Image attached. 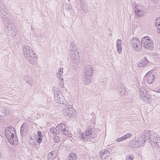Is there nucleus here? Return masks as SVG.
<instances>
[{"label": "nucleus", "mask_w": 160, "mask_h": 160, "mask_svg": "<svg viewBox=\"0 0 160 160\" xmlns=\"http://www.w3.org/2000/svg\"><path fill=\"white\" fill-rule=\"evenodd\" d=\"M92 79V77H88L84 75V79L83 80V83L85 85H88L89 84Z\"/></svg>", "instance_id": "23"}, {"label": "nucleus", "mask_w": 160, "mask_h": 160, "mask_svg": "<svg viewBox=\"0 0 160 160\" xmlns=\"http://www.w3.org/2000/svg\"><path fill=\"white\" fill-rule=\"evenodd\" d=\"M23 79L27 83L32 86V79L30 76H24Z\"/></svg>", "instance_id": "25"}, {"label": "nucleus", "mask_w": 160, "mask_h": 160, "mask_svg": "<svg viewBox=\"0 0 160 160\" xmlns=\"http://www.w3.org/2000/svg\"><path fill=\"white\" fill-rule=\"evenodd\" d=\"M45 110H46V112H47L48 113H49V111H48V108H47Z\"/></svg>", "instance_id": "47"}, {"label": "nucleus", "mask_w": 160, "mask_h": 160, "mask_svg": "<svg viewBox=\"0 0 160 160\" xmlns=\"http://www.w3.org/2000/svg\"><path fill=\"white\" fill-rule=\"evenodd\" d=\"M135 12L137 16L138 17H141L144 15V12L142 9L137 8L136 6L135 7Z\"/></svg>", "instance_id": "16"}, {"label": "nucleus", "mask_w": 160, "mask_h": 160, "mask_svg": "<svg viewBox=\"0 0 160 160\" xmlns=\"http://www.w3.org/2000/svg\"><path fill=\"white\" fill-rule=\"evenodd\" d=\"M58 79L60 80L59 82V86L61 88H63L64 86L63 79L61 78L60 79Z\"/></svg>", "instance_id": "34"}, {"label": "nucleus", "mask_w": 160, "mask_h": 160, "mask_svg": "<svg viewBox=\"0 0 160 160\" xmlns=\"http://www.w3.org/2000/svg\"><path fill=\"white\" fill-rule=\"evenodd\" d=\"M120 92L123 94H124L125 93H126V90L125 89V88H123V90L122 91H120Z\"/></svg>", "instance_id": "40"}, {"label": "nucleus", "mask_w": 160, "mask_h": 160, "mask_svg": "<svg viewBox=\"0 0 160 160\" xmlns=\"http://www.w3.org/2000/svg\"><path fill=\"white\" fill-rule=\"evenodd\" d=\"M148 61L147 59L145 58H143L139 61L138 65L139 67H143L148 64Z\"/></svg>", "instance_id": "19"}, {"label": "nucleus", "mask_w": 160, "mask_h": 160, "mask_svg": "<svg viewBox=\"0 0 160 160\" xmlns=\"http://www.w3.org/2000/svg\"><path fill=\"white\" fill-rule=\"evenodd\" d=\"M138 141V143L140 145V147L142 146H143L145 142V140H143L142 138H138L137 140V141Z\"/></svg>", "instance_id": "30"}, {"label": "nucleus", "mask_w": 160, "mask_h": 160, "mask_svg": "<svg viewBox=\"0 0 160 160\" xmlns=\"http://www.w3.org/2000/svg\"><path fill=\"white\" fill-rule=\"evenodd\" d=\"M122 40L118 39L116 42V46L118 52L120 54L122 52V47L121 45Z\"/></svg>", "instance_id": "21"}, {"label": "nucleus", "mask_w": 160, "mask_h": 160, "mask_svg": "<svg viewBox=\"0 0 160 160\" xmlns=\"http://www.w3.org/2000/svg\"><path fill=\"white\" fill-rule=\"evenodd\" d=\"M3 118L0 115V123L3 122Z\"/></svg>", "instance_id": "45"}, {"label": "nucleus", "mask_w": 160, "mask_h": 160, "mask_svg": "<svg viewBox=\"0 0 160 160\" xmlns=\"http://www.w3.org/2000/svg\"><path fill=\"white\" fill-rule=\"evenodd\" d=\"M108 156H106V157L105 158V159L106 158H107Z\"/></svg>", "instance_id": "50"}, {"label": "nucleus", "mask_w": 160, "mask_h": 160, "mask_svg": "<svg viewBox=\"0 0 160 160\" xmlns=\"http://www.w3.org/2000/svg\"><path fill=\"white\" fill-rule=\"evenodd\" d=\"M60 138L58 136H55L54 140L55 142H58L60 141Z\"/></svg>", "instance_id": "36"}, {"label": "nucleus", "mask_w": 160, "mask_h": 160, "mask_svg": "<svg viewBox=\"0 0 160 160\" xmlns=\"http://www.w3.org/2000/svg\"><path fill=\"white\" fill-rule=\"evenodd\" d=\"M133 158L132 156L130 155H127L126 156V160H132Z\"/></svg>", "instance_id": "35"}, {"label": "nucleus", "mask_w": 160, "mask_h": 160, "mask_svg": "<svg viewBox=\"0 0 160 160\" xmlns=\"http://www.w3.org/2000/svg\"><path fill=\"white\" fill-rule=\"evenodd\" d=\"M93 70L92 67H88L86 68L85 76L92 77L93 73Z\"/></svg>", "instance_id": "18"}, {"label": "nucleus", "mask_w": 160, "mask_h": 160, "mask_svg": "<svg viewBox=\"0 0 160 160\" xmlns=\"http://www.w3.org/2000/svg\"><path fill=\"white\" fill-rule=\"evenodd\" d=\"M1 156H2L1 154V152H0V158H1Z\"/></svg>", "instance_id": "49"}, {"label": "nucleus", "mask_w": 160, "mask_h": 160, "mask_svg": "<svg viewBox=\"0 0 160 160\" xmlns=\"http://www.w3.org/2000/svg\"><path fill=\"white\" fill-rule=\"evenodd\" d=\"M151 1H153V0H151Z\"/></svg>", "instance_id": "51"}, {"label": "nucleus", "mask_w": 160, "mask_h": 160, "mask_svg": "<svg viewBox=\"0 0 160 160\" xmlns=\"http://www.w3.org/2000/svg\"><path fill=\"white\" fill-rule=\"evenodd\" d=\"M38 141H37L36 140H35V141H33L32 143V145L33 146V147L36 146V144L37 143Z\"/></svg>", "instance_id": "38"}, {"label": "nucleus", "mask_w": 160, "mask_h": 160, "mask_svg": "<svg viewBox=\"0 0 160 160\" xmlns=\"http://www.w3.org/2000/svg\"><path fill=\"white\" fill-rule=\"evenodd\" d=\"M38 137H42V133L40 131H38Z\"/></svg>", "instance_id": "42"}, {"label": "nucleus", "mask_w": 160, "mask_h": 160, "mask_svg": "<svg viewBox=\"0 0 160 160\" xmlns=\"http://www.w3.org/2000/svg\"><path fill=\"white\" fill-rule=\"evenodd\" d=\"M58 154V152L54 150L48 154V160H52L55 158Z\"/></svg>", "instance_id": "15"}, {"label": "nucleus", "mask_w": 160, "mask_h": 160, "mask_svg": "<svg viewBox=\"0 0 160 160\" xmlns=\"http://www.w3.org/2000/svg\"><path fill=\"white\" fill-rule=\"evenodd\" d=\"M15 130L12 127H9L6 128L5 135L9 142L13 145L16 144L18 142V138L15 134Z\"/></svg>", "instance_id": "1"}, {"label": "nucleus", "mask_w": 160, "mask_h": 160, "mask_svg": "<svg viewBox=\"0 0 160 160\" xmlns=\"http://www.w3.org/2000/svg\"><path fill=\"white\" fill-rule=\"evenodd\" d=\"M32 64H35L37 63V57L35 54H33L29 58V59H26Z\"/></svg>", "instance_id": "17"}, {"label": "nucleus", "mask_w": 160, "mask_h": 160, "mask_svg": "<svg viewBox=\"0 0 160 160\" xmlns=\"http://www.w3.org/2000/svg\"><path fill=\"white\" fill-rule=\"evenodd\" d=\"M158 0H153V2H156L158 1Z\"/></svg>", "instance_id": "48"}, {"label": "nucleus", "mask_w": 160, "mask_h": 160, "mask_svg": "<svg viewBox=\"0 0 160 160\" xmlns=\"http://www.w3.org/2000/svg\"><path fill=\"white\" fill-rule=\"evenodd\" d=\"M146 132L148 133V134L150 135L149 136L148 135V139L151 144H153L154 142H157V141H158L159 139L158 138L159 137L157 134H156L152 132H151L148 130Z\"/></svg>", "instance_id": "10"}, {"label": "nucleus", "mask_w": 160, "mask_h": 160, "mask_svg": "<svg viewBox=\"0 0 160 160\" xmlns=\"http://www.w3.org/2000/svg\"><path fill=\"white\" fill-rule=\"evenodd\" d=\"M28 130V124L26 123H24L22 125L21 127L20 132L22 136H24L26 134Z\"/></svg>", "instance_id": "14"}, {"label": "nucleus", "mask_w": 160, "mask_h": 160, "mask_svg": "<svg viewBox=\"0 0 160 160\" xmlns=\"http://www.w3.org/2000/svg\"><path fill=\"white\" fill-rule=\"evenodd\" d=\"M132 136V134L130 133H128L127 134L123 136L121 138H118L117 139V142H119L121 141H122L127 138H130Z\"/></svg>", "instance_id": "24"}, {"label": "nucleus", "mask_w": 160, "mask_h": 160, "mask_svg": "<svg viewBox=\"0 0 160 160\" xmlns=\"http://www.w3.org/2000/svg\"><path fill=\"white\" fill-rule=\"evenodd\" d=\"M142 43V46L148 50L152 49L154 47L153 41L152 39L149 38L148 36L143 37L141 39Z\"/></svg>", "instance_id": "4"}, {"label": "nucleus", "mask_w": 160, "mask_h": 160, "mask_svg": "<svg viewBox=\"0 0 160 160\" xmlns=\"http://www.w3.org/2000/svg\"><path fill=\"white\" fill-rule=\"evenodd\" d=\"M138 91L139 92V98L140 99L145 103L150 104L152 101V97L149 94H147L146 89L141 86L138 87Z\"/></svg>", "instance_id": "3"}, {"label": "nucleus", "mask_w": 160, "mask_h": 160, "mask_svg": "<svg viewBox=\"0 0 160 160\" xmlns=\"http://www.w3.org/2000/svg\"><path fill=\"white\" fill-rule=\"evenodd\" d=\"M58 129V128H57V127L56 128H51L50 129V131L52 133L58 134L60 133V131Z\"/></svg>", "instance_id": "27"}, {"label": "nucleus", "mask_w": 160, "mask_h": 160, "mask_svg": "<svg viewBox=\"0 0 160 160\" xmlns=\"http://www.w3.org/2000/svg\"><path fill=\"white\" fill-rule=\"evenodd\" d=\"M159 139L157 142H154L153 144H152V146L155 147L156 148H160V138H158Z\"/></svg>", "instance_id": "31"}, {"label": "nucleus", "mask_w": 160, "mask_h": 160, "mask_svg": "<svg viewBox=\"0 0 160 160\" xmlns=\"http://www.w3.org/2000/svg\"><path fill=\"white\" fill-rule=\"evenodd\" d=\"M68 159L69 160H77V156L76 154L73 153H71L68 156Z\"/></svg>", "instance_id": "26"}, {"label": "nucleus", "mask_w": 160, "mask_h": 160, "mask_svg": "<svg viewBox=\"0 0 160 160\" xmlns=\"http://www.w3.org/2000/svg\"><path fill=\"white\" fill-rule=\"evenodd\" d=\"M151 97H152V98L154 99H152V100H156V99L157 98V97H154V95H152H152H151Z\"/></svg>", "instance_id": "43"}, {"label": "nucleus", "mask_w": 160, "mask_h": 160, "mask_svg": "<svg viewBox=\"0 0 160 160\" xmlns=\"http://www.w3.org/2000/svg\"><path fill=\"white\" fill-rule=\"evenodd\" d=\"M64 135H66L68 138H71L72 137V134L70 132L68 131V130H66L65 132L63 133Z\"/></svg>", "instance_id": "33"}, {"label": "nucleus", "mask_w": 160, "mask_h": 160, "mask_svg": "<svg viewBox=\"0 0 160 160\" xmlns=\"http://www.w3.org/2000/svg\"><path fill=\"white\" fill-rule=\"evenodd\" d=\"M58 88H55L54 90V98L55 101L60 104H64L66 101L62 94Z\"/></svg>", "instance_id": "6"}, {"label": "nucleus", "mask_w": 160, "mask_h": 160, "mask_svg": "<svg viewBox=\"0 0 160 160\" xmlns=\"http://www.w3.org/2000/svg\"><path fill=\"white\" fill-rule=\"evenodd\" d=\"M138 142L136 141L131 142L129 144L130 147L134 149H137V148L140 147V145L138 143Z\"/></svg>", "instance_id": "22"}, {"label": "nucleus", "mask_w": 160, "mask_h": 160, "mask_svg": "<svg viewBox=\"0 0 160 160\" xmlns=\"http://www.w3.org/2000/svg\"><path fill=\"white\" fill-rule=\"evenodd\" d=\"M0 12L2 15L6 16L8 14V11L6 8L4 7L0 9Z\"/></svg>", "instance_id": "29"}, {"label": "nucleus", "mask_w": 160, "mask_h": 160, "mask_svg": "<svg viewBox=\"0 0 160 160\" xmlns=\"http://www.w3.org/2000/svg\"><path fill=\"white\" fill-rule=\"evenodd\" d=\"M108 152V151L107 150H105V151L103 152H101V154L102 155L105 154L106 153L107 154V152Z\"/></svg>", "instance_id": "41"}, {"label": "nucleus", "mask_w": 160, "mask_h": 160, "mask_svg": "<svg viewBox=\"0 0 160 160\" xmlns=\"http://www.w3.org/2000/svg\"><path fill=\"white\" fill-rule=\"evenodd\" d=\"M157 76V73L152 71L148 72L145 75L146 78H147L146 81L149 84L152 83L154 81Z\"/></svg>", "instance_id": "9"}, {"label": "nucleus", "mask_w": 160, "mask_h": 160, "mask_svg": "<svg viewBox=\"0 0 160 160\" xmlns=\"http://www.w3.org/2000/svg\"><path fill=\"white\" fill-rule=\"evenodd\" d=\"M22 52L25 57L26 59H29L30 56L34 54L32 49L28 46H24L22 47Z\"/></svg>", "instance_id": "8"}, {"label": "nucleus", "mask_w": 160, "mask_h": 160, "mask_svg": "<svg viewBox=\"0 0 160 160\" xmlns=\"http://www.w3.org/2000/svg\"><path fill=\"white\" fill-rule=\"evenodd\" d=\"M3 19L5 22L6 23L5 25L8 28V31L10 32L12 30L14 26L13 25V22L8 17H3Z\"/></svg>", "instance_id": "11"}, {"label": "nucleus", "mask_w": 160, "mask_h": 160, "mask_svg": "<svg viewBox=\"0 0 160 160\" xmlns=\"http://www.w3.org/2000/svg\"><path fill=\"white\" fill-rule=\"evenodd\" d=\"M37 141L39 144L42 141V137H38Z\"/></svg>", "instance_id": "37"}, {"label": "nucleus", "mask_w": 160, "mask_h": 160, "mask_svg": "<svg viewBox=\"0 0 160 160\" xmlns=\"http://www.w3.org/2000/svg\"><path fill=\"white\" fill-rule=\"evenodd\" d=\"M83 6H82V4L81 5L82 10L85 12H89V7L87 6H85L83 5Z\"/></svg>", "instance_id": "32"}, {"label": "nucleus", "mask_w": 160, "mask_h": 160, "mask_svg": "<svg viewBox=\"0 0 160 160\" xmlns=\"http://www.w3.org/2000/svg\"><path fill=\"white\" fill-rule=\"evenodd\" d=\"M78 57H72L71 59V64L73 69L77 68L79 63V60Z\"/></svg>", "instance_id": "13"}, {"label": "nucleus", "mask_w": 160, "mask_h": 160, "mask_svg": "<svg viewBox=\"0 0 160 160\" xmlns=\"http://www.w3.org/2000/svg\"><path fill=\"white\" fill-rule=\"evenodd\" d=\"M131 44L133 50L136 51H139L142 48V43L136 38H133L131 40Z\"/></svg>", "instance_id": "7"}, {"label": "nucleus", "mask_w": 160, "mask_h": 160, "mask_svg": "<svg viewBox=\"0 0 160 160\" xmlns=\"http://www.w3.org/2000/svg\"><path fill=\"white\" fill-rule=\"evenodd\" d=\"M63 69L62 68H60L58 72L57 73V77L58 79H60L61 77V76L63 72Z\"/></svg>", "instance_id": "28"}, {"label": "nucleus", "mask_w": 160, "mask_h": 160, "mask_svg": "<svg viewBox=\"0 0 160 160\" xmlns=\"http://www.w3.org/2000/svg\"><path fill=\"white\" fill-rule=\"evenodd\" d=\"M96 132L95 131V128H88L87 129L84 134L80 133L77 136L79 140L86 141L88 139H92L94 138L97 136Z\"/></svg>", "instance_id": "2"}, {"label": "nucleus", "mask_w": 160, "mask_h": 160, "mask_svg": "<svg viewBox=\"0 0 160 160\" xmlns=\"http://www.w3.org/2000/svg\"><path fill=\"white\" fill-rule=\"evenodd\" d=\"M156 26H160V22H157L155 23Z\"/></svg>", "instance_id": "44"}, {"label": "nucleus", "mask_w": 160, "mask_h": 160, "mask_svg": "<svg viewBox=\"0 0 160 160\" xmlns=\"http://www.w3.org/2000/svg\"><path fill=\"white\" fill-rule=\"evenodd\" d=\"M14 32H15V34H13V35L15 36L16 35V34H18V30L17 28L15 29H14Z\"/></svg>", "instance_id": "39"}, {"label": "nucleus", "mask_w": 160, "mask_h": 160, "mask_svg": "<svg viewBox=\"0 0 160 160\" xmlns=\"http://www.w3.org/2000/svg\"><path fill=\"white\" fill-rule=\"evenodd\" d=\"M63 112L65 115L71 118H73L74 116L75 110L72 106L68 103H66L63 108Z\"/></svg>", "instance_id": "5"}, {"label": "nucleus", "mask_w": 160, "mask_h": 160, "mask_svg": "<svg viewBox=\"0 0 160 160\" xmlns=\"http://www.w3.org/2000/svg\"><path fill=\"white\" fill-rule=\"evenodd\" d=\"M58 130H59L60 133H63L68 128L66 125L64 124H58L57 126Z\"/></svg>", "instance_id": "20"}, {"label": "nucleus", "mask_w": 160, "mask_h": 160, "mask_svg": "<svg viewBox=\"0 0 160 160\" xmlns=\"http://www.w3.org/2000/svg\"><path fill=\"white\" fill-rule=\"evenodd\" d=\"M70 53L72 57H75L79 56V53L78 52L76 46L73 43H71L70 48Z\"/></svg>", "instance_id": "12"}, {"label": "nucleus", "mask_w": 160, "mask_h": 160, "mask_svg": "<svg viewBox=\"0 0 160 160\" xmlns=\"http://www.w3.org/2000/svg\"><path fill=\"white\" fill-rule=\"evenodd\" d=\"M156 92L158 93H160V88L158 89Z\"/></svg>", "instance_id": "46"}]
</instances>
